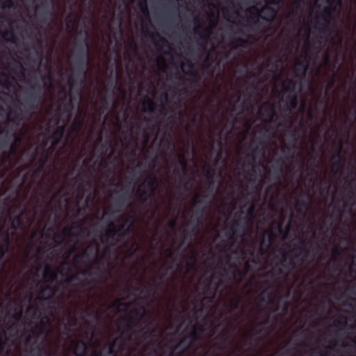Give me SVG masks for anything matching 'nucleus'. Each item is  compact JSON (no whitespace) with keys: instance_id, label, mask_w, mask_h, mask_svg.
Segmentation results:
<instances>
[{"instance_id":"20","label":"nucleus","mask_w":356,"mask_h":356,"mask_svg":"<svg viewBox=\"0 0 356 356\" xmlns=\"http://www.w3.org/2000/svg\"><path fill=\"white\" fill-rule=\"evenodd\" d=\"M262 114L266 117L267 122H271L275 115V104L267 101L265 102L261 108Z\"/></svg>"},{"instance_id":"32","label":"nucleus","mask_w":356,"mask_h":356,"mask_svg":"<svg viewBox=\"0 0 356 356\" xmlns=\"http://www.w3.org/2000/svg\"><path fill=\"white\" fill-rule=\"evenodd\" d=\"M348 195V202L344 203V207H346L348 206V213L351 216L354 214L353 209L356 207V195L353 193V191H350Z\"/></svg>"},{"instance_id":"40","label":"nucleus","mask_w":356,"mask_h":356,"mask_svg":"<svg viewBox=\"0 0 356 356\" xmlns=\"http://www.w3.org/2000/svg\"><path fill=\"white\" fill-rule=\"evenodd\" d=\"M254 152H255V149H254L252 154H248L246 155L247 162H246L245 165L248 167L252 168V171H254V163H255V160H256L255 156L254 154ZM243 165H245V163Z\"/></svg>"},{"instance_id":"54","label":"nucleus","mask_w":356,"mask_h":356,"mask_svg":"<svg viewBox=\"0 0 356 356\" xmlns=\"http://www.w3.org/2000/svg\"><path fill=\"white\" fill-rule=\"evenodd\" d=\"M193 329L194 330H197V332H200V336L202 337L203 332H204V325L200 324V323H195Z\"/></svg>"},{"instance_id":"35","label":"nucleus","mask_w":356,"mask_h":356,"mask_svg":"<svg viewBox=\"0 0 356 356\" xmlns=\"http://www.w3.org/2000/svg\"><path fill=\"white\" fill-rule=\"evenodd\" d=\"M143 112L154 113L156 108V103L150 99H147L143 102Z\"/></svg>"},{"instance_id":"50","label":"nucleus","mask_w":356,"mask_h":356,"mask_svg":"<svg viewBox=\"0 0 356 356\" xmlns=\"http://www.w3.org/2000/svg\"><path fill=\"white\" fill-rule=\"evenodd\" d=\"M139 7L144 15L149 16V10L146 0L141 1L139 3Z\"/></svg>"},{"instance_id":"28","label":"nucleus","mask_w":356,"mask_h":356,"mask_svg":"<svg viewBox=\"0 0 356 356\" xmlns=\"http://www.w3.org/2000/svg\"><path fill=\"white\" fill-rule=\"evenodd\" d=\"M52 149L49 148L47 149L44 150V156L43 158L40 159V165L37 168V169L34 171V175H38L44 171V165L47 163L49 156L51 154Z\"/></svg>"},{"instance_id":"14","label":"nucleus","mask_w":356,"mask_h":356,"mask_svg":"<svg viewBox=\"0 0 356 356\" xmlns=\"http://www.w3.org/2000/svg\"><path fill=\"white\" fill-rule=\"evenodd\" d=\"M194 23L196 25L194 29L195 34L198 35L199 39L203 42V44H206L209 38L210 30L204 26L203 19L199 17L194 19Z\"/></svg>"},{"instance_id":"27","label":"nucleus","mask_w":356,"mask_h":356,"mask_svg":"<svg viewBox=\"0 0 356 356\" xmlns=\"http://www.w3.org/2000/svg\"><path fill=\"white\" fill-rule=\"evenodd\" d=\"M8 220L12 229L17 230L23 228V220L20 214L14 216H10Z\"/></svg>"},{"instance_id":"6","label":"nucleus","mask_w":356,"mask_h":356,"mask_svg":"<svg viewBox=\"0 0 356 356\" xmlns=\"http://www.w3.org/2000/svg\"><path fill=\"white\" fill-rule=\"evenodd\" d=\"M300 243V245H296L291 250V252L293 254V258L289 260L287 264H284L286 261L287 254L284 252H282L280 264L288 270H294L297 268V264L295 260H298L302 264L305 259L309 256V250L305 247L307 244L306 241L301 239Z\"/></svg>"},{"instance_id":"24","label":"nucleus","mask_w":356,"mask_h":356,"mask_svg":"<svg viewBox=\"0 0 356 356\" xmlns=\"http://www.w3.org/2000/svg\"><path fill=\"white\" fill-rule=\"evenodd\" d=\"M342 149V144L340 143L339 151L333 156L332 159L334 161L332 163V169L334 172H339L343 167L344 161L343 156H341V152Z\"/></svg>"},{"instance_id":"29","label":"nucleus","mask_w":356,"mask_h":356,"mask_svg":"<svg viewBox=\"0 0 356 356\" xmlns=\"http://www.w3.org/2000/svg\"><path fill=\"white\" fill-rule=\"evenodd\" d=\"M296 82L292 79H286L282 83L284 93L296 94Z\"/></svg>"},{"instance_id":"10","label":"nucleus","mask_w":356,"mask_h":356,"mask_svg":"<svg viewBox=\"0 0 356 356\" xmlns=\"http://www.w3.org/2000/svg\"><path fill=\"white\" fill-rule=\"evenodd\" d=\"M336 6H326L325 7L319 17L323 20V23L321 24L317 22L318 25V29L322 33H325L329 31V26L332 19V13L335 10Z\"/></svg>"},{"instance_id":"5","label":"nucleus","mask_w":356,"mask_h":356,"mask_svg":"<svg viewBox=\"0 0 356 356\" xmlns=\"http://www.w3.org/2000/svg\"><path fill=\"white\" fill-rule=\"evenodd\" d=\"M49 325V318L47 316H43L40 322L35 325V328L31 330L30 334L26 338V343H30L33 339L31 347H33V350L37 349V356H41L43 353H45L47 356L49 355L43 346L42 342L39 343L38 339L41 337H43L44 339L46 338L47 335V327Z\"/></svg>"},{"instance_id":"22","label":"nucleus","mask_w":356,"mask_h":356,"mask_svg":"<svg viewBox=\"0 0 356 356\" xmlns=\"http://www.w3.org/2000/svg\"><path fill=\"white\" fill-rule=\"evenodd\" d=\"M307 200H303V199H297L296 200V209L297 212L302 216H305L307 213V211L309 209V202L308 200L311 199V196L309 193H305Z\"/></svg>"},{"instance_id":"42","label":"nucleus","mask_w":356,"mask_h":356,"mask_svg":"<svg viewBox=\"0 0 356 356\" xmlns=\"http://www.w3.org/2000/svg\"><path fill=\"white\" fill-rule=\"evenodd\" d=\"M124 320L127 323L131 324V325L133 326V327L140 326V319H138L137 318H136L133 315H130V314L127 315L125 317Z\"/></svg>"},{"instance_id":"55","label":"nucleus","mask_w":356,"mask_h":356,"mask_svg":"<svg viewBox=\"0 0 356 356\" xmlns=\"http://www.w3.org/2000/svg\"><path fill=\"white\" fill-rule=\"evenodd\" d=\"M104 252H103L102 257H107L110 254L111 248H113V246H111L110 244H108V243H104Z\"/></svg>"},{"instance_id":"4","label":"nucleus","mask_w":356,"mask_h":356,"mask_svg":"<svg viewBox=\"0 0 356 356\" xmlns=\"http://www.w3.org/2000/svg\"><path fill=\"white\" fill-rule=\"evenodd\" d=\"M159 184L157 177L154 175H149L137 189L138 200L144 207H149L154 201Z\"/></svg>"},{"instance_id":"16","label":"nucleus","mask_w":356,"mask_h":356,"mask_svg":"<svg viewBox=\"0 0 356 356\" xmlns=\"http://www.w3.org/2000/svg\"><path fill=\"white\" fill-rule=\"evenodd\" d=\"M60 106L58 107V111L56 112L57 114V120H56V127L54 130V131L51 135V147H54L58 145L63 136L65 132V125H58L59 122V118H60Z\"/></svg>"},{"instance_id":"37","label":"nucleus","mask_w":356,"mask_h":356,"mask_svg":"<svg viewBox=\"0 0 356 356\" xmlns=\"http://www.w3.org/2000/svg\"><path fill=\"white\" fill-rule=\"evenodd\" d=\"M241 302L242 298L238 295H236L234 298L231 299L229 303V312H231L232 310L238 309Z\"/></svg>"},{"instance_id":"49","label":"nucleus","mask_w":356,"mask_h":356,"mask_svg":"<svg viewBox=\"0 0 356 356\" xmlns=\"http://www.w3.org/2000/svg\"><path fill=\"white\" fill-rule=\"evenodd\" d=\"M130 306L129 302H123L120 299L116 300L112 305L111 307L113 308H119L120 307H123L124 308H128Z\"/></svg>"},{"instance_id":"41","label":"nucleus","mask_w":356,"mask_h":356,"mask_svg":"<svg viewBox=\"0 0 356 356\" xmlns=\"http://www.w3.org/2000/svg\"><path fill=\"white\" fill-rule=\"evenodd\" d=\"M177 156L179 159V163L182 167L184 175H186L188 166V163L186 156L184 154H179L177 155Z\"/></svg>"},{"instance_id":"15","label":"nucleus","mask_w":356,"mask_h":356,"mask_svg":"<svg viewBox=\"0 0 356 356\" xmlns=\"http://www.w3.org/2000/svg\"><path fill=\"white\" fill-rule=\"evenodd\" d=\"M74 281H77L76 283L73 284L72 286L75 288L76 291L83 290L88 286H90L94 283L93 279H83L81 280L76 275L70 274L65 280L67 284H71Z\"/></svg>"},{"instance_id":"44","label":"nucleus","mask_w":356,"mask_h":356,"mask_svg":"<svg viewBox=\"0 0 356 356\" xmlns=\"http://www.w3.org/2000/svg\"><path fill=\"white\" fill-rule=\"evenodd\" d=\"M133 225V222H129L128 219H125L124 222L117 226V229L118 230V233H122L126 229L130 226V231L131 230V227Z\"/></svg>"},{"instance_id":"31","label":"nucleus","mask_w":356,"mask_h":356,"mask_svg":"<svg viewBox=\"0 0 356 356\" xmlns=\"http://www.w3.org/2000/svg\"><path fill=\"white\" fill-rule=\"evenodd\" d=\"M259 300L262 304H273V293L268 289L264 290L258 296Z\"/></svg>"},{"instance_id":"36","label":"nucleus","mask_w":356,"mask_h":356,"mask_svg":"<svg viewBox=\"0 0 356 356\" xmlns=\"http://www.w3.org/2000/svg\"><path fill=\"white\" fill-rule=\"evenodd\" d=\"M146 312L147 310L145 307L143 305H140L138 307L132 309L129 314L133 315L138 319H140V321H141V320L145 316Z\"/></svg>"},{"instance_id":"46","label":"nucleus","mask_w":356,"mask_h":356,"mask_svg":"<svg viewBox=\"0 0 356 356\" xmlns=\"http://www.w3.org/2000/svg\"><path fill=\"white\" fill-rule=\"evenodd\" d=\"M83 312L88 316L92 317L97 323L101 321V315L97 312H89L88 309H85Z\"/></svg>"},{"instance_id":"64","label":"nucleus","mask_w":356,"mask_h":356,"mask_svg":"<svg viewBox=\"0 0 356 356\" xmlns=\"http://www.w3.org/2000/svg\"><path fill=\"white\" fill-rule=\"evenodd\" d=\"M17 149H18L17 145H16V144H11L10 147V154H13V155L16 154L17 152Z\"/></svg>"},{"instance_id":"17","label":"nucleus","mask_w":356,"mask_h":356,"mask_svg":"<svg viewBox=\"0 0 356 356\" xmlns=\"http://www.w3.org/2000/svg\"><path fill=\"white\" fill-rule=\"evenodd\" d=\"M71 346L73 348L74 354L76 356H86L87 354L88 345L82 339L72 340Z\"/></svg>"},{"instance_id":"23","label":"nucleus","mask_w":356,"mask_h":356,"mask_svg":"<svg viewBox=\"0 0 356 356\" xmlns=\"http://www.w3.org/2000/svg\"><path fill=\"white\" fill-rule=\"evenodd\" d=\"M201 338L202 337L200 336V332L193 329L191 332L184 336L180 341L186 346H190V348H191L194 343Z\"/></svg>"},{"instance_id":"33","label":"nucleus","mask_w":356,"mask_h":356,"mask_svg":"<svg viewBox=\"0 0 356 356\" xmlns=\"http://www.w3.org/2000/svg\"><path fill=\"white\" fill-rule=\"evenodd\" d=\"M249 43L248 39H245L241 37L234 38L231 42L230 46L233 49L243 47L245 44Z\"/></svg>"},{"instance_id":"60","label":"nucleus","mask_w":356,"mask_h":356,"mask_svg":"<svg viewBox=\"0 0 356 356\" xmlns=\"http://www.w3.org/2000/svg\"><path fill=\"white\" fill-rule=\"evenodd\" d=\"M254 211H255V206L253 203H252L248 209V215L250 217V218H253L254 217Z\"/></svg>"},{"instance_id":"9","label":"nucleus","mask_w":356,"mask_h":356,"mask_svg":"<svg viewBox=\"0 0 356 356\" xmlns=\"http://www.w3.org/2000/svg\"><path fill=\"white\" fill-rule=\"evenodd\" d=\"M68 84L70 86V90L68 92L64 88L60 90L59 94H62L63 96L59 98V102L60 104L63 106V113L67 114V120H70L72 115V110L73 108L71 94V90L73 87V80L72 77L69 78Z\"/></svg>"},{"instance_id":"48","label":"nucleus","mask_w":356,"mask_h":356,"mask_svg":"<svg viewBox=\"0 0 356 356\" xmlns=\"http://www.w3.org/2000/svg\"><path fill=\"white\" fill-rule=\"evenodd\" d=\"M139 332H143V337L144 339H146L148 338H151L154 336L155 329L154 328H152V329L149 328L147 330L144 331V328H140L139 330Z\"/></svg>"},{"instance_id":"11","label":"nucleus","mask_w":356,"mask_h":356,"mask_svg":"<svg viewBox=\"0 0 356 356\" xmlns=\"http://www.w3.org/2000/svg\"><path fill=\"white\" fill-rule=\"evenodd\" d=\"M310 58L306 55L302 60H297L294 66L293 76L302 81L306 76L309 66Z\"/></svg>"},{"instance_id":"43","label":"nucleus","mask_w":356,"mask_h":356,"mask_svg":"<svg viewBox=\"0 0 356 356\" xmlns=\"http://www.w3.org/2000/svg\"><path fill=\"white\" fill-rule=\"evenodd\" d=\"M21 115H22V114L17 111H14V112L10 111L9 114H8V120L10 122L15 123L16 122L19 121L22 119Z\"/></svg>"},{"instance_id":"13","label":"nucleus","mask_w":356,"mask_h":356,"mask_svg":"<svg viewBox=\"0 0 356 356\" xmlns=\"http://www.w3.org/2000/svg\"><path fill=\"white\" fill-rule=\"evenodd\" d=\"M126 347V343L122 339V333L119 337H115L113 341L108 344L107 355L110 356H117L118 353H122Z\"/></svg>"},{"instance_id":"34","label":"nucleus","mask_w":356,"mask_h":356,"mask_svg":"<svg viewBox=\"0 0 356 356\" xmlns=\"http://www.w3.org/2000/svg\"><path fill=\"white\" fill-rule=\"evenodd\" d=\"M7 337L5 331L0 332V356H3L4 354L8 355L10 353V349H7L5 351V346L6 343Z\"/></svg>"},{"instance_id":"45","label":"nucleus","mask_w":356,"mask_h":356,"mask_svg":"<svg viewBox=\"0 0 356 356\" xmlns=\"http://www.w3.org/2000/svg\"><path fill=\"white\" fill-rule=\"evenodd\" d=\"M173 172L175 175V176L179 177V182H180V184H181L184 186L185 190L188 191V184H189V182L184 181L183 177L181 175V173H180V171L179 170V169L175 168L174 169V170H173Z\"/></svg>"},{"instance_id":"19","label":"nucleus","mask_w":356,"mask_h":356,"mask_svg":"<svg viewBox=\"0 0 356 356\" xmlns=\"http://www.w3.org/2000/svg\"><path fill=\"white\" fill-rule=\"evenodd\" d=\"M205 213V208L198 209L195 211L194 214L192 216V222L195 223L194 226L191 230V233L196 235L198 233L197 230V227L199 225H202L203 224V216Z\"/></svg>"},{"instance_id":"39","label":"nucleus","mask_w":356,"mask_h":356,"mask_svg":"<svg viewBox=\"0 0 356 356\" xmlns=\"http://www.w3.org/2000/svg\"><path fill=\"white\" fill-rule=\"evenodd\" d=\"M85 117L86 113H83V115L80 114L79 116L76 118V122L72 126V129L74 131H79L81 129L84 124Z\"/></svg>"},{"instance_id":"52","label":"nucleus","mask_w":356,"mask_h":356,"mask_svg":"<svg viewBox=\"0 0 356 356\" xmlns=\"http://www.w3.org/2000/svg\"><path fill=\"white\" fill-rule=\"evenodd\" d=\"M15 7V2L13 0H5L2 8L3 9H9Z\"/></svg>"},{"instance_id":"56","label":"nucleus","mask_w":356,"mask_h":356,"mask_svg":"<svg viewBox=\"0 0 356 356\" xmlns=\"http://www.w3.org/2000/svg\"><path fill=\"white\" fill-rule=\"evenodd\" d=\"M8 251H9L8 248H6L5 247L0 245V261H2L4 259L6 254L8 252Z\"/></svg>"},{"instance_id":"38","label":"nucleus","mask_w":356,"mask_h":356,"mask_svg":"<svg viewBox=\"0 0 356 356\" xmlns=\"http://www.w3.org/2000/svg\"><path fill=\"white\" fill-rule=\"evenodd\" d=\"M130 195L127 191H124L116 199L117 205L121 208L127 201L130 199Z\"/></svg>"},{"instance_id":"63","label":"nucleus","mask_w":356,"mask_h":356,"mask_svg":"<svg viewBox=\"0 0 356 356\" xmlns=\"http://www.w3.org/2000/svg\"><path fill=\"white\" fill-rule=\"evenodd\" d=\"M265 234L268 235V246L272 243L274 240V234L271 231L265 232Z\"/></svg>"},{"instance_id":"26","label":"nucleus","mask_w":356,"mask_h":356,"mask_svg":"<svg viewBox=\"0 0 356 356\" xmlns=\"http://www.w3.org/2000/svg\"><path fill=\"white\" fill-rule=\"evenodd\" d=\"M298 106V95L296 94H289L286 97V106L287 111H292L297 109Z\"/></svg>"},{"instance_id":"57","label":"nucleus","mask_w":356,"mask_h":356,"mask_svg":"<svg viewBox=\"0 0 356 356\" xmlns=\"http://www.w3.org/2000/svg\"><path fill=\"white\" fill-rule=\"evenodd\" d=\"M76 323H77V320L74 317H70L68 320V326H67V325L65 326L66 330L69 331L70 330L69 327L75 326V325H76Z\"/></svg>"},{"instance_id":"8","label":"nucleus","mask_w":356,"mask_h":356,"mask_svg":"<svg viewBox=\"0 0 356 356\" xmlns=\"http://www.w3.org/2000/svg\"><path fill=\"white\" fill-rule=\"evenodd\" d=\"M129 234L130 226L123 232L118 233L116 225L113 222H110L104 236L102 238V243L110 244L111 246H117Z\"/></svg>"},{"instance_id":"61","label":"nucleus","mask_w":356,"mask_h":356,"mask_svg":"<svg viewBox=\"0 0 356 356\" xmlns=\"http://www.w3.org/2000/svg\"><path fill=\"white\" fill-rule=\"evenodd\" d=\"M65 235V233L63 232L62 234H56L54 236V239H55V241L56 243H57L58 244H60L63 241V238H64V236Z\"/></svg>"},{"instance_id":"51","label":"nucleus","mask_w":356,"mask_h":356,"mask_svg":"<svg viewBox=\"0 0 356 356\" xmlns=\"http://www.w3.org/2000/svg\"><path fill=\"white\" fill-rule=\"evenodd\" d=\"M257 90V85L254 83H250L246 87L244 95H247L248 98L251 97L250 92H254Z\"/></svg>"},{"instance_id":"59","label":"nucleus","mask_w":356,"mask_h":356,"mask_svg":"<svg viewBox=\"0 0 356 356\" xmlns=\"http://www.w3.org/2000/svg\"><path fill=\"white\" fill-rule=\"evenodd\" d=\"M207 177L208 179H209V186L213 187V174L211 172L210 168L208 167L207 171Z\"/></svg>"},{"instance_id":"58","label":"nucleus","mask_w":356,"mask_h":356,"mask_svg":"<svg viewBox=\"0 0 356 356\" xmlns=\"http://www.w3.org/2000/svg\"><path fill=\"white\" fill-rule=\"evenodd\" d=\"M13 136L14 137V142L12 144H16L19 147L22 142V136L15 134H13Z\"/></svg>"},{"instance_id":"47","label":"nucleus","mask_w":356,"mask_h":356,"mask_svg":"<svg viewBox=\"0 0 356 356\" xmlns=\"http://www.w3.org/2000/svg\"><path fill=\"white\" fill-rule=\"evenodd\" d=\"M10 245V238L9 234L8 232H5L3 233V237H2V243L0 245L9 249Z\"/></svg>"},{"instance_id":"30","label":"nucleus","mask_w":356,"mask_h":356,"mask_svg":"<svg viewBox=\"0 0 356 356\" xmlns=\"http://www.w3.org/2000/svg\"><path fill=\"white\" fill-rule=\"evenodd\" d=\"M44 278L49 282L53 283L57 280L58 275L50 266L47 265L43 272Z\"/></svg>"},{"instance_id":"62","label":"nucleus","mask_w":356,"mask_h":356,"mask_svg":"<svg viewBox=\"0 0 356 356\" xmlns=\"http://www.w3.org/2000/svg\"><path fill=\"white\" fill-rule=\"evenodd\" d=\"M219 337H221L222 343L225 344L229 340L230 332L229 331H226L223 334L220 335Z\"/></svg>"},{"instance_id":"12","label":"nucleus","mask_w":356,"mask_h":356,"mask_svg":"<svg viewBox=\"0 0 356 356\" xmlns=\"http://www.w3.org/2000/svg\"><path fill=\"white\" fill-rule=\"evenodd\" d=\"M60 284L54 286L47 284L40 289L38 298L40 300L51 302L56 293L60 291Z\"/></svg>"},{"instance_id":"1","label":"nucleus","mask_w":356,"mask_h":356,"mask_svg":"<svg viewBox=\"0 0 356 356\" xmlns=\"http://www.w3.org/2000/svg\"><path fill=\"white\" fill-rule=\"evenodd\" d=\"M227 263L229 266V268L232 269L231 275H228V270L226 268H222L220 266V268L223 270L224 273L221 274V277H226L228 281L234 280L236 283L240 284L243 282L245 276V272L241 270L239 268L236 266L234 264L229 263V257L227 256ZM213 277L207 280V282L204 284L203 289V293L205 296L203 298L204 300H206L209 302H212L213 299L215 298L217 291L220 286L224 285V281L222 277H220L218 282L213 283L212 280Z\"/></svg>"},{"instance_id":"25","label":"nucleus","mask_w":356,"mask_h":356,"mask_svg":"<svg viewBox=\"0 0 356 356\" xmlns=\"http://www.w3.org/2000/svg\"><path fill=\"white\" fill-rule=\"evenodd\" d=\"M261 13H264L261 18L266 22H272L277 14L275 9L270 6L266 5L261 10Z\"/></svg>"},{"instance_id":"2","label":"nucleus","mask_w":356,"mask_h":356,"mask_svg":"<svg viewBox=\"0 0 356 356\" xmlns=\"http://www.w3.org/2000/svg\"><path fill=\"white\" fill-rule=\"evenodd\" d=\"M79 35L83 38L76 42L77 51L76 54V75L79 79V86H82L85 83L87 67L90 61L89 44L88 41V33L87 31H79Z\"/></svg>"},{"instance_id":"53","label":"nucleus","mask_w":356,"mask_h":356,"mask_svg":"<svg viewBox=\"0 0 356 356\" xmlns=\"http://www.w3.org/2000/svg\"><path fill=\"white\" fill-rule=\"evenodd\" d=\"M272 228L275 229L279 234L282 233V229L281 223L278 221H273L272 222Z\"/></svg>"},{"instance_id":"3","label":"nucleus","mask_w":356,"mask_h":356,"mask_svg":"<svg viewBox=\"0 0 356 356\" xmlns=\"http://www.w3.org/2000/svg\"><path fill=\"white\" fill-rule=\"evenodd\" d=\"M97 245H96L95 246L89 245L81 253L76 255L74 257V263L79 264L81 262V259H85L89 265L88 269L81 270L80 271V273L81 275H88L89 277H91L92 275L99 277L105 272V267L104 266L102 267L100 266L99 260L97 258Z\"/></svg>"},{"instance_id":"18","label":"nucleus","mask_w":356,"mask_h":356,"mask_svg":"<svg viewBox=\"0 0 356 356\" xmlns=\"http://www.w3.org/2000/svg\"><path fill=\"white\" fill-rule=\"evenodd\" d=\"M231 231L234 236H239L243 239L246 233V225L245 222H242L241 219L234 220L231 226Z\"/></svg>"},{"instance_id":"21","label":"nucleus","mask_w":356,"mask_h":356,"mask_svg":"<svg viewBox=\"0 0 356 356\" xmlns=\"http://www.w3.org/2000/svg\"><path fill=\"white\" fill-rule=\"evenodd\" d=\"M181 68L184 74L195 78L197 81L200 79L199 74L195 70L194 65L191 60H187L186 62L181 63Z\"/></svg>"},{"instance_id":"7","label":"nucleus","mask_w":356,"mask_h":356,"mask_svg":"<svg viewBox=\"0 0 356 356\" xmlns=\"http://www.w3.org/2000/svg\"><path fill=\"white\" fill-rule=\"evenodd\" d=\"M32 91L28 94L24 98V113L31 118L33 113L34 110L38 108L39 104L42 101V97L40 95L42 93V88L40 85L36 84L31 87Z\"/></svg>"}]
</instances>
